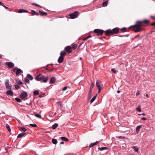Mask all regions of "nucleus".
I'll use <instances>...</instances> for the list:
<instances>
[{
  "mask_svg": "<svg viewBox=\"0 0 155 155\" xmlns=\"http://www.w3.org/2000/svg\"><path fill=\"white\" fill-rule=\"evenodd\" d=\"M35 80L38 81H41V82L46 83L48 79V77H45L41 74H39L36 76Z\"/></svg>",
  "mask_w": 155,
  "mask_h": 155,
  "instance_id": "1",
  "label": "nucleus"
},
{
  "mask_svg": "<svg viewBox=\"0 0 155 155\" xmlns=\"http://www.w3.org/2000/svg\"><path fill=\"white\" fill-rule=\"evenodd\" d=\"M119 28H115L112 29H108L105 31V35H114V34H117L119 32Z\"/></svg>",
  "mask_w": 155,
  "mask_h": 155,
  "instance_id": "2",
  "label": "nucleus"
},
{
  "mask_svg": "<svg viewBox=\"0 0 155 155\" xmlns=\"http://www.w3.org/2000/svg\"><path fill=\"white\" fill-rule=\"evenodd\" d=\"M149 21L147 20H144L143 21H138L136 22L134 26L138 25L139 26H142V23H145L146 24H149Z\"/></svg>",
  "mask_w": 155,
  "mask_h": 155,
  "instance_id": "3",
  "label": "nucleus"
},
{
  "mask_svg": "<svg viewBox=\"0 0 155 155\" xmlns=\"http://www.w3.org/2000/svg\"><path fill=\"white\" fill-rule=\"evenodd\" d=\"M78 15V12H74L73 13L70 14L69 16L70 18L71 19H74L77 17Z\"/></svg>",
  "mask_w": 155,
  "mask_h": 155,
  "instance_id": "4",
  "label": "nucleus"
},
{
  "mask_svg": "<svg viewBox=\"0 0 155 155\" xmlns=\"http://www.w3.org/2000/svg\"><path fill=\"white\" fill-rule=\"evenodd\" d=\"M94 31L97 35H101L103 34L104 31L103 30L99 29H95L94 30Z\"/></svg>",
  "mask_w": 155,
  "mask_h": 155,
  "instance_id": "5",
  "label": "nucleus"
},
{
  "mask_svg": "<svg viewBox=\"0 0 155 155\" xmlns=\"http://www.w3.org/2000/svg\"><path fill=\"white\" fill-rule=\"evenodd\" d=\"M12 71L14 72H16V74L17 76L18 74L23 73V71L21 69L17 68H14L13 69Z\"/></svg>",
  "mask_w": 155,
  "mask_h": 155,
  "instance_id": "6",
  "label": "nucleus"
},
{
  "mask_svg": "<svg viewBox=\"0 0 155 155\" xmlns=\"http://www.w3.org/2000/svg\"><path fill=\"white\" fill-rule=\"evenodd\" d=\"M27 96V93L25 91H23V92L21 93L20 95V97L23 100H25Z\"/></svg>",
  "mask_w": 155,
  "mask_h": 155,
  "instance_id": "7",
  "label": "nucleus"
},
{
  "mask_svg": "<svg viewBox=\"0 0 155 155\" xmlns=\"http://www.w3.org/2000/svg\"><path fill=\"white\" fill-rule=\"evenodd\" d=\"M134 25H132L130 27H137V28L136 29H134L133 30L135 32H138L142 30L141 28H140V27L141 26H134Z\"/></svg>",
  "mask_w": 155,
  "mask_h": 155,
  "instance_id": "8",
  "label": "nucleus"
},
{
  "mask_svg": "<svg viewBox=\"0 0 155 155\" xmlns=\"http://www.w3.org/2000/svg\"><path fill=\"white\" fill-rule=\"evenodd\" d=\"M5 84L6 87V88L8 90L11 89V85H10L9 83L8 80H6L5 81Z\"/></svg>",
  "mask_w": 155,
  "mask_h": 155,
  "instance_id": "9",
  "label": "nucleus"
},
{
  "mask_svg": "<svg viewBox=\"0 0 155 155\" xmlns=\"http://www.w3.org/2000/svg\"><path fill=\"white\" fill-rule=\"evenodd\" d=\"M96 83V86L98 88H101L102 87L103 84L100 81H97Z\"/></svg>",
  "mask_w": 155,
  "mask_h": 155,
  "instance_id": "10",
  "label": "nucleus"
},
{
  "mask_svg": "<svg viewBox=\"0 0 155 155\" xmlns=\"http://www.w3.org/2000/svg\"><path fill=\"white\" fill-rule=\"evenodd\" d=\"M64 50L69 53H71L72 51L71 48L70 46H68L66 47L65 48Z\"/></svg>",
  "mask_w": 155,
  "mask_h": 155,
  "instance_id": "11",
  "label": "nucleus"
},
{
  "mask_svg": "<svg viewBox=\"0 0 155 155\" xmlns=\"http://www.w3.org/2000/svg\"><path fill=\"white\" fill-rule=\"evenodd\" d=\"M6 64L9 68H13L14 67V64L11 62H6Z\"/></svg>",
  "mask_w": 155,
  "mask_h": 155,
  "instance_id": "12",
  "label": "nucleus"
},
{
  "mask_svg": "<svg viewBox=\"0 0 155 155\" xmlns=\"http://www.w3.org/2000/svg\"><path fill=\"white\" fill-rule=\"evenodd\" d=\"M64 61V58L63 56H60L58 59V62L59 63H61Z\"/></svg>",
  "mask_w": 155,
  "mask_h": 155,
  "instance_id": "13",
  "label": "nucleus"
},
{
  "mask_svg": "<svg viewBox=\"0 0 155 155\" xmlns=\"http://www.w3.org/2000/svg\"><path fill=\"white\" fill-rule=\"evenodd\" d=\"M6 94L7 95L10 96H13V92L11 90H8V91L6 92Z\"/></svg>",
  "mask_w": 155,
  "mask_h": 155,
  "instance_id": "14",
  "label": "nucleus"
},
{
  "mask_svg": "<svg viewBox=\"0 0 155 155\" xmlns=\"http://www.w3.org/2000/svg\"><path fill=\"white\" fill-rule=\"evenodd\" d=\"M99 143V142L98 141H96L94 143H91L90 145V147H92L94 146V145H95L98 144Z\"/></svg>",
  "mask_w": 155,
  "mask_h": 155,
  "instance_id": "15",
  "label": "nucleus"
},
{
  "mask_svg": "<svg viewBox=\"0 0 155 155\" xmlns=\"http://www.w3.org/2000/svg\"><path fill=\"white\" fill-rule=\"evenodd\" d=\"M56 80L55 77H52L51 78L50 80V83L51 84L54 83Z\"/></svg>",
  "mask_w": 155,
  "mask_h": 155,
  "instance_id": "16",
  "label": "nucleus"
},
{
  "mask_svg": "<svg viewBox=\"0 0 155 155\" xmlns=\"http://www.w3.org/2000/svg\"><path fill=\"white\" fill-rule=\"evenodd\" d=\"M28 11L26 10H24L23 9H20L18 10V12L19 13H25L27 12Z\"/></svg>",
  "mask_w": 155,
  "mask_h": 155,
  "instance_id": "17",
  "label": "nucleus"
},
{
  "mask_svg": "<svg viewBox=\"0 0 155 155\" xmlns=\"http://www.w3.org/2000/svg\"><path fill=\"white\" fill-rule=\"evenodd\" d=\"M26 134V133L23 132L22 133H21L19 134L18 136V138H20L21 137L24 136L25 134Z\"/></svg>",
  "mask_w": 155,
  "mask_h": 155,
  "instance_id": "18",
  "label": "nucleus"
},
{
  "mask_svg": "<svg viewBox=\"0 0 155 155\" xmlns=\"http://www.w3.org/2000/svg\"><path fill=\"white\" fill-rule=\"evenodd\" d=\"M108 148L107 147H99L98 148V149L99 150H101V151H102V150H107L108 149Z\"/></svg>",
  "mask_w": 155,
  "mask_h": 155,
  "instance_id": "19",
  "label": "nucleus"
},
{
  "mask_svg": "<svg viewBox=\"0 0 155 155\" xmlns=\"http://www.w3.org/2000/svg\"><path fill=\"white\" fill-rule=\"evenodd\" d=\"M141 126H142L140 125H139V126H137V127H136V131H137V133H138V132L139 131L140 129V128L141 127Z\"/></svg>",
  "mask_w": 155,
  "mask_h": 155,
  "instance_id": "20",
  "label": "nucleus"
},
{
  "mask_svg": "<svg viewBox=\"0 0 155 155\" xmlns=\"http://www.w3.org/2000/svg\"><path fill=\"white\" fill-rule=\"evenodd\" d=\"M39 12L40 13V15H47V13L46 12H41L40 10H39Z\"/></svg>",
  "mask_w": 155,
  "mask_h": 155,
  "instance_id": "21",
  "label": "nucleus"
},
{
  "mask_svg": "<svg viewBox=\"0 0 155 155\" xmlns=\"http://www.w3.org/2000/svg\"><path fill=\"white\" fill-rule=\"evenodd\" d=\"M58 126V124L57 123H55L52 126V128L53 129H56Z\"/></svg>",
  "mask_w": 155,
  "mask_h": 155,
  "instance_id": "22",
  "label": "nucleus"
},
{
  "mask_svg": "<svg viewBox=\"0 0 155 155\" xmlns=\"http://www.w3.org/2000/svg\"><path fill=\"white\" fill-rule=\"evenodd\" d=\"M27 77L28 78V79L30 80H32L33 79V77L30 74H28L27 75Z\"/></svg>",
  "mask_w": 155,
  "mask_h": 155,
  "instance_id": "23",
  "label": "nucleus"
},
{
  "mask_svg": "<svg viewBox=\"0 0 155 155\" xmlns=\"http://www.w3.org/2000/svg\"><path fill=\"white\" fill-rule=\"evenodd\" d=\"M97 94H96V95L94 96L93 98L91 99L90 101L91 103H92L96 99Z\"/></svg>",
  "mask_w": 155,
  "mask_h": 155,
  "instance_id": "24",
  "label": "nucleus"
},
{
  "mask_svg": "<svg viewBox=\"0 0 155 155\" xmlns=\"http://www.w3.org/2000/svg\"><path fill=\"white\" fill-rule=\"evenodd\" d=\"M132 148L134 149L136 152H138L139 149L137 147L135 146H133L132 147Z\"/></svg>",
  "mask_w": 155,
  "mask_h": 155,
  "instance_id": "25",
  "label": "nucleus"
},
{
  "mask_svg": "<svg viewBox=\"0 0 155 155\" xmlns=\"http://www.w3.org/2000/svg\"><path fill=\"white\" fill-rule=\"evenodd\" d=\"M52 142L54 144H56L57 143V141L56 139L53 138L52 140Z\"/></svg>",
  "mask_w": 155,
  "mask_h": 155,
  "instance_id": "26",
  "label": "nucleus"
},
{
  "mask_svg": "<svg viewBox=\"0 0 155 155\" xmlns=\"http://www.w3.org/2000/svg\"><path fill=\"white\" fill-rule=\"evenodd\" d=\"M61 139L63 141H68V139L66 137H61Z\"/></svg>",
  "mask_w": 155,
  "mask_h": 155,
  "instance_id": "27",
  "label": "nucleus"
},
{
  "mask_svg": "<svg viewBox=\"0 0 155 155\" xmlns=\"http://www.w3.org/2000/svg\"><path fill=\"white\" fill-rule=\"evenodd\" d=\"M103 3V6L105 7L107 5V2L108 0H106Z\"/></svg>",
  "mask_w": 155,
  "mask_h": 155,
  "instance_id": "28",
  "label": "nucleus"
},
{
  "mask_svg": "<svg viewBox=\"0 0 155 155\" xmlns=\"http://www.w3.org/2000/svg\"><path fill=\"white\" fill-rule=\"evenodd\" d=\"M32 11L33 12L32 13V15H39V14L37 12H35L34 11L32 10Z\"/></svg>",
  "mask_w": 155,
  "mask_h": 155,
  "instance_id": "29",
  "label": "nucleus"
},
{
  "mask_svg": "<svg viewBox=\"0 0 155 155\" xmlns=\"http://www.w3.org/2000/svg\"><path fill=\"white\" fill-rule=\"evenodd\" d=\"M30 126H31L33 127H37V125L35 124H30L28 126L29 127Z\"/></svg>",
  "mask_w": 155,
  "mask_h": 155,
  "instance_id": "30",
  "label": "nucleus"
},
{
  "mask_svg": "<svg viewBox=\"0 0 155 155\" xmlns=\"http://www.w3.org/2000/svg\"><path fill=\"white\" fill-rule=\"evenodd\" d=\"M6 127L9 132H10L11 131V130L10 129V127L9 125L8 124H7V125L6 126Z\"/></svg>",
  "mask_w": 155,
  "mask_h": 155,
  "instance_id": "31",
  "label": "nucleus"
},
{
  "mask_svg": "<svg viewBox=\"0 0 155 155\" xmlns=\"http://www.w3.org/2000/svg\"><path fill=\"white\" fill-rule=\"evenodd\" d=\"M137 111L139 112H141V109L140 106V105H139L138 107L137 108Z\"/></svg>",
  "mask_w": 155,
  "mask_h": 155,
  "instance_id": "32",
  "label": "nucleus"
},
{
  "mask_svg": "<svg viewBox=\"0 0 155 155\" xmlns=\"http://www.w3.org/2000/svg\"><path fill=\"white\" fill-rule=\"evenodd\" d=\"M61 56L65 55L66 54V53L64 51H62L60 54Z\"/></svg>",
  "mask_w": 155,
  "mask_h": 155,
  "instance_id": "33",
  "label": "nucleus"
},
{
  "mask_svg": "<svg viewBox=\"0 0 155 155\" xmlns=\"http://www.w3.org/2000/svg\"><path fill=\"white\" fill-rule=\"evenodd\" d=\"M15 100L17 102H21L20 99L18 97H16L15 98Z\"/></svg>",
  "mask_w": 155,
  "mask_h": 155,
  "instance_id": "34",
  "label": "nucleus"
},
{
  "mask_svg": "<svg viewBox=\"0 0 155 155\" xmlns=\"http://www.w3.org/2000/svg\"><path fill=\"white\" fill-rule=\"evenodd\" d=\"M34 93L35 95H38L39 94L38 91L37 90H35L34 91Z\"/></svg>",
  "mask_w": 155,
  "mask_h": 155,
  "instance_id": "35",
  "label": "nucleus"
},
{
  "mask_svg": "<svg viewBox=\"0 0 155 155\" xmlns=\"http://www.w3.org/2000/svg\"><path fill=\"white\" fill-rule=\"evenodd\" d=\"M16 82L18 84L20 85H22L23 84V83L19 80L18 81Z\"/></svg>",
  "mask_w": 155,
  "mask_h": 155,
  "instance_id": "36",
  "label": "nucleus"
},
{
  "mask_svg": "<svg viewBox=\"0 0 155 155\" xmlns=\"http://www.w3.org/2000/svg\"><path fill=\"white\" fill-rule=\"evenodd\" d=\"M21 129L22 131H23L24 132H25V131H26L27 130L26 129L25 127H21Z\"/></svg>",
  "mask_w": 155,
  "mask_h": 155,
  "instance_id": "37",
  "label": "nucleus"
},
{
  "mask_svg": "<svg viewBox=\"0 0 155 155\" xmlns=\"http://www.w3.org/2000/svg\"><path fill=\"white\" fill-rule=\"evenodd\" d=\"M32 4L33 5H35V6L40 7L41 8V6L40 5H39L37 4H35V3H32Z\"/></svg>",
  "mask_w": 155,
  "mask_h": 155,
  "instance_id": "38",
  "label": "nucleus"
},
{
  "mask_svg": "<svg viewBox=\"0 0 155 155\" xmlns=\"http://www.w3.org/2000/svg\"><path fill=\"white\" fill-rule=\"evenodd\" d=\"M24 80L25 82L26 83H29V80L28 78H25V79Z\"/></svg>",
  "mask_w": 155,
  "mask_h": 155,
  "instance_id": "39",
  "label": "nucleus"
},
{
  "mask_svg": "<svg viewBox=\"0 0 155 155\" xmlns=\"http://www.w3.org/2000/svg\"><path fill=\"white\" fill-rule=\"evenodd\" d=\"M77 47V45L76 44H74V45H73L72 47V48L73 49H76Z\"/></svg>",
  "mask_w": 155,
  "mask_h": 155,
  "instance_id": "40",
  "label": "nucleus"
},
{
  "mask_svg": "<svg viewBox=\"0 0 155 155\" xmlns=\"http://www.w3.org/2000/svg\"><path fill=\"white\" fill-rule=\"evenodd\" d=\"M94 86V83H92L90 87V89H92V88H93Z\"/></svg>",
  "mask_w": 155,
  "mask_h": 155,
  "instance_id": "41",
  "label": "nucleus"
},
{
  "mask_svg": "<svg viewBox=\"0 0 155 155\" xmlns=\"http://www.w3.org/2000/svg\"><path fill=\"white\" fill-rule=\"evenodd\" d=\"M35 116L38 117V118H40L41 117V115H40V114H35Z\"/></svg>",
  "mask_w": 155,
  "mask_h": 155,
  "instance_id": "42",
  "label": "nucleus"
},
{
  "mask_svg": "<svg viewBox=\"0 0 155 155\" xmlns=\"http://www.w3.org/2000/svg\"><path fill=\"white\" fill-rule=\"evenodd\" d=\"M15 88L17 89H18L19 88V86L18 85V84H15Z\"/></svg>",
  "mask_w": 155,
  "mask_h": 155,
  "instance_id": "43",
  "label": "nucleus"
},
{
  "mask_svg": "<svg viewBox=\"0 0 155 155\" xmlns=\"http://www.w3.org/2000/svg\"><path fill=\"white\" fill-rule=\"evenodd\" d=\"M111 71L114 72V74H116V71L115 70V69L114 68H112L111 70Z\"/></svg>",
  "mask_w": 155,
  "mask_h": 155,
  "instance_id": "44",
  "label": "nucleus"
},
{
  "mask_svg": "<svg viewBox=\"0 0 155 155\" xmlns=\"http://www.w3.org/2000/svg\"><path fill=\"white\" fill-rule=\"evenodd\" d=\"M58 103L59 106H62L61 103L60 101H58Z\"/></svg>",
  "mask_w": 155,
  "mask_h": 155,
  "instance_id": "45",
  "label": "nucleus"
},
{
  "mask_svg": "<svg viewBox=\"0 0 155 155\" xmlns=\"http://www.w3.org/2000/svg\"><path fill=\"white\" fill-rule=\"evenodd\" d=\"M126 30V28L125 27H124L121 29V31H125Z\"/></svg>",
  "mask_w": 155,
  "mask_h": 155,
  "instance_id": "46",
  "label": "nucleus"
},
{
  "mask_svg": "<svg viewBox=\"0 0 155 155\" xmlns=\"http://www.w3.org/2000/svg\"><path fill=\"white\" fill-rule=\"evenodd\" d=\"M122 147L124 148H125L126 146V144L125 143L122 144Z\"/></svg>",
  "mask_w": 155,
  "mask_h": 155,
  "instance_id": "47",
  "label": "nucleus"
},
{
  "mask_svg": "<svg viewBox=\"0 0 155 155\" xmlns=\"http://www.w3.org/2000/svg\"><path fill=\"white\" fill-rule=\"evenodd\" d=\"M118 138L120 139H125V137H122V136H118L117 137Z\"/></svg>",
  "mask_w": 155,
  "mask_h": 155,
  "instance_id": "48",
  "label": "nucleus"
},
{
  "mask_svg": "<svg viewBox=\"0 0 155 155\" xmlns=\"http://www.w3.org/2000/svg\"><path fill=\"white\" fill-rule=\"evenodd\" d=\"M67 88V87L65 86L63 88L62 90L63 91H64Z\"/></svg>",
  "mask_w": 155,
  "mask_h": 155,
  "instance_id": "49",
  "label": "nucleus"
},
{
  "mask_svg": "<svg viewBox=\"0 0 155 155\" xmlns=\"http://www.w3.org/2000/svg\"><path fill=\"white\" fill-rule=\"evenodd\" d=\"M2 5L5 8H6V9H7L8 8V7L5 6L3 3H2Z\"/></svg>",
  "mask_w": 155,
  "mask_h": 155,
  "instance_id": "50",
  "label": "nucleus"
},
{
  "mask_svg": "<svg viewBox=\"0 0 155 155\" xmlns=\"http://www.w3.org/2000/svg\"><path fill=\"white\" fill-rule=\"evenodd\" d=\"M91 36H87V37L86 38H85L84 40H86L87 39H88L89 38H91Z\"/></svg>",
  "mask_w": 155,
  "mask_h": 155,
  "instance_id": "51",
  "label": "nucleus"
},
{
  "mask_svg": "<svg viewBox=\"0 0 155 155\" xmlns=\"http://www.w3.org/2000/svg\"><path fill=\"white\" fill-rule=\"evenodd\" d=\"M140 94V92L139 91H137L136 93V95H137Z\"/></svg>",
  "mask_w": 155,
  "mask_h": 155,
  "instance_id": "52",
  "label": "nucleus"
},
{
  "mask_svg": "<svg viewBox=\"0 0 155 155\" xmlns=\"http://www.w3.org/2000/svg\"><path fill=\"white\" fill-rule=\"evenodd\" d=\"M141 119L143 120H147V118H145V117H143L142 118H141Z\"/></svg>",
  "mask_w": 155,
  "mask_h": 155,
  "instance_id": "53",
  "label": "nucleus"
},
{
  "mask_svg": "<svg viewBox=\"0 0 155 155\" xmlns=\"http://www.w3.org/2000/svg\"><path fill=\"white\" fill-rule=\"evenodd\" d=\"M98 93H99L101 91V88H98Z\"/></svg>",
  "mask_w": 155,
  "mask_h": 155,
  "instance_id": "54",
  "label": "nucleus"
},
{
  "mask_svg": "<svg viewBox=\"0 0 155 155\" xmlns=\"http://www.w3.org/2000/svg\"><path fill=\"white\" fill-rule=\"evenodd\" d=\"M151 25L152 26H154V25H155V22H154L151 23Z\"/></svg>",
  "mask_w": 155,
  "mask_h": 155,
  "instance_id": "55",
  "label": "nucleus"
},
{
  "mask_svg": "<svg viewBox=\"0 0 155 155\" xmlns=\"http://www.w3.org/2000/svg\"><path fill=\"white\" fill-rule=\"evenodd\" d=\"M138 115H143V116L145 115V114H138Z\"/></svg>",
  "mask_w": 155,
  "mask_h": 155,
  "instance_id": "56",
  "label": "nucleus"
},
{
  "mask_svg": "<svg viewBox=\"0 0 155 155\" xmlns=\"http://www.w3.org/2000/svg\"><path fill=\"white\" fill-rule=\"evenodd\" d=\"M92 91V89H90L89 91V92L90 93V94H91V93Z\"/></svg>",
  "mask_w": 155,
  "mask_h": 155,
  "instance_id": "57",
  "label": "nucleus"
},
{
  "mask_svg": "<svg viewBox=\"0 0 155 155\" xmlns=\"http://www.w3.org/2000/svg\"><path fill=\"white\" fill-rule=\"evenodd\" d=\"M64 144V142H63L61 141V142L60 143V144Z\"/></svg>",
  "mask_w": 155,
  "mask_h": 155,
  "instance_id": "58",
  "label": "nucleus"
},
{
  "mask_svg": "<svg viewBox=\"0 0 155 155\" xmlns=\"http://www.w3.org/2000/svg\"><path fill=\"white\" fill-rule=\"evenodd\" d=\"M54 70V69L50 70H49V71L51 72V71H52Z\"/></svg>",
  "mask_w": 155,
  "mask_h": 155,
  "instance_id": "59",
  "label": "nucleus"
},
{
  "mask_svg": "<svg viewBox=\"0 0 155 155\" xmlns=\"http://www.w3.org/2000/svg\"><path fill=\"white\" fill-rule=\"evenodd\" d=\"M146 96L147 97H149V96H148V95L147 94H146Z\"/></svg>",
  "mask_w": 155,
  "mask_h": 155,
  "instance_id": "60",
  "label": "nucleus"
},
{
  "mask_svg": "<svg viewBox=\"0 0 155 155\" xmlns=\"http://www.w3.org/2000/svg\"><path fill=\"white\" fill-rule=\"evenodd\" d=\"M120 91L119 90H118L117 91V92L118 93H120Z\"/></svg>",
  "mask_w": 155,
  "mask_h": 155,
  "instance_id": "61",
  "label": "nucleus"
},
{
  "mask_svg": "<svg viewBox=\"0 0 155 155\" xmlns=\"http://www.w3.org/2000/svg\"><path fill=\"white\" fill-rule=\"evenodd\" d=\"M2 5V3L1 2H0V5Z\"/></svg>",
  "mask_w": 155,
  "mask_h": 155,
  "instance_id": "62",
  "label": "nucleus"
},
{
  "mask_svg": "<svg viewBox=\"0 0 155 155\" xmlns=\"http://www.w3.org/2000/svg\"><path fill=\"white\" fill-rule=\"evenodd\" d=\"M91 94H90V93L89 92V95L90 96H91Z\"/></svg>",
  "mask_w": 155,
  "mask_h": 155,
  "instance_id": "63",
  "label": "nucleus"
},
{
  "mask_svg": "<svg viewBox=\"0 0 155 155\" xmlns=\"http://www.w3.org/2000/svg\"><path fill=\"white\" fill-rule=\"evenodd\" d=\"M82 43H81L79 45V47H80L81 45L82 44Z\"/></svg>",
  "mask_w": 155,
  "mask_h": 155,
  "instance_id": "64",
  "label": "nucleus"
}]
</instances>
